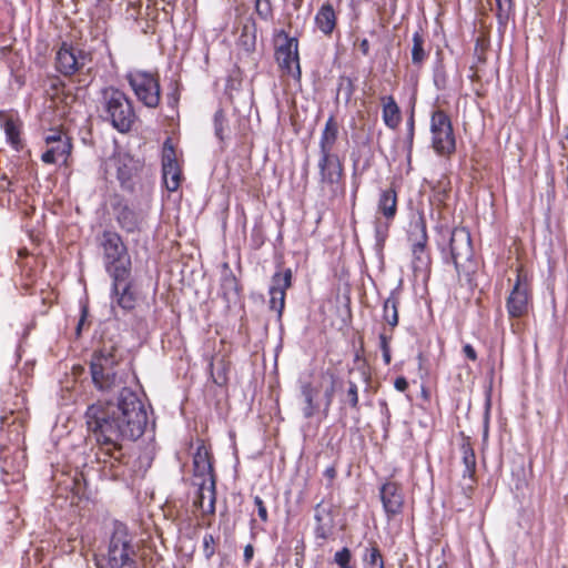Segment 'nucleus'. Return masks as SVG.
Instances as JSON below:
<instances>
[{
  "mask_svg": "<svg viewBox=\"0 0 568 568\" xmlns=\"http://www.w3.org/2000/svg\"><path fill=\"white\" fill-rule=\"evenodd\" d=\"M72 152L71 138L62 139L59 143L50 144L48 150L42 153L41 160L45 164H54L62 161L67 164L69 156Z\"/></svg>",
  "mask_w": 568,
  "mask_h": 568,
  "instance_id": "nucleus-28",
  "label": "nucleus"
},
{
  "mask_svg": "<svg viewBox=\"0 0 568 568\" xmlns=\"http://www.w3.org/2000/svg\"><path fill=\"white\" fill-rule=\"evenodd\" d=\"M448 252L458 276L470 280V276L476 273L477 262L468 229L457 226L452 230Z\"/></svg>",
  "mask_w": 568,
  "mask_h": 568,
  "instance_id": "nucleus-8",
  "label": "nucleus"
},
{
  "mask_svg": "<svg viewBox=\"0 0 568 568\" xmlns=\"http://www.w3.org/2000/svg\"><path fill=\"white\" fill-rule=\"evenodd\" d=\"M193 455V476L199 487L193 506L201 509L203 515H214L216 503V477L213 466V455L204 439H197Z\"/></svg>",
  "mask_w": 568,
  "mask_h": 568,
  "instance_id": "nucleus-2",
  "label": "nucleus"
},
{
  "mask_svg": "<svg viewBox=\"0 0 568 568\" xmlns=\"http://www.w3.org/2000/svg\"><path fill=\"white\" fill-rule=\"evenodd\" d=\"M97 242L106 273L115 283L126 281L131 276L132 262L121 234L114 230H103L97 236Z\"/></svg>",
  "mask_w": 568,
  "mask_h": 568,
  "instance_id": "nucleus-6",
  "label": "nucleus"
},
{
  "mask_svg": "<svg viewBox=\"0 0 568 568\" xmlns=\"http://www.w3.org/2000/svg\"><path fill=\"white\" fill-rule=\"evenodd\" d=\"M398 211V194L394 187L382 190L377 201V214L384 221L377 219L375 232L378 240H385L388 235V229L395 220Z\"/></svg>",
  "mask_w": 568,
  "mask_h": 568,
  "instance_id": "nucleus-16",
  "label": "nucleus"
},
{
  "mask_svg": "<svg viewBox=\"0 0 568 568\" xmlns=\"http://www.w3.org/2000/svg\"><path fill=\"white\" fill-rule=\"evenodd\" d=\"M10 185H11V182H9V184H8V190H9V192H12L13 190L10 187Z\"/></svg>",
  "mask_w": 568,
  "mask_h": 568,
  "instance_id": "nucleus-56",
  "label": "nucleus"
},
{
  "mask_svg": "<svg viewBox=\"0 0 568 568\" xmlns=\"http://www.w3.org/2000/svg\"><path fill=\"white\" fill-rule=\"evenodd\" d=\"M320 184L328 190L332 196L345 193V172L342 159L336 153H320Z\"/></svg>",
  "mask_w": 568,
  "mask_h": 568,
  "instance_id": "nucleus-14",
  "label": "nucleus"
},
{
  "mask_svg": "<svg viewBox=\"0 0 568 568\" xmlns=\"http://www.w3.org/2000/svg\"><path fill=\"white\" fill-rule=\"evenodd\" d=\"M400 304L399 293L392 291L383 304V321L388 326V332H394L399 323L398 307Z\"/></svg>",
  "mask_w": 568,
  "mask_h": 568,
  "instance_id": "nucleus-30",
  "label": "nucleus"
},
{
  "mask_svg": "<svg viewBox=\"0 0 568 568\" xmlns=\"http://www.w3.org/2000/svg\"><path fill=\"white\" fill-rule=\"evenodd\" d=\"M379 498L388 521L403 514L405 497L399 483L386 480L379 487Z\"/></svg>",
  "mask_w": 568,
  "mask_h": 568,
  "instance_id": "nucleus-19",
  "label": "nucleus"
},
{
  "mask_svg": "<svg viewBox=\"0 0 568 568\" xmlns=\"http://www.w3.org/2000/svg\"><path fill=\"white\" fill-rule=\"evenodd\" d=\"M410 126H412V128L414 126V120H413V118L410 119Z\"/></svg>",
  "mask_w": 568,
  "mask_h": 568,
  "instance_id": "nucleus-57",
  "label": "nucleus"
},
{
  "mask_svg": "<svg viewBox=\"0 0 568 568\" xmlns=\"http://www.w3.org/2000/svg\"><path fill=\"white\" fill-rule=\"evenodd\" d=\"M112 295L115 297L116 305L124 312H130L135 308L136 305V293L133 291V284L130 277L126 281L112 280Z\"/></svg>",
  "mask_w": 568,
  "mask_h": 568,
  "instance_id": "nucleus-22",
  "label": "nucleus"
},
{
  "mask_svg": "<svg viewBox=\"0 0 568 568\" xmlns=\"http://www.w3.org/2000/svg\"><path fill=\"white\" fill-rule=\"evenodd\" d=\"M378 341L384 364L389 365L392 363L390 343L393 341V332H388L387 326H384L378 334Z\"/></svg>",
  "mask_w": 568,
  "mask_h": 568,
  "instance_id": "nucleus-35",
  "label": "nucleus"
},
{
  "mask_svg": "<svg viewBox=\"0 0 568 568\" xmlns=\"http://www.w3.org/2000/svg\"><path fill=\"white\" fill-rule=\"evenodd\" d=\"M341 409L346 407L352 410L359 412V392L357 384L348 378L341 385V393L338 398Z\"/></svg>",
  "mask_w": 568,
  "mask_h": 568,
  "instance_id": "nucleus-31",
  "label": "nucleus"
},
{
  "mask_svg": "<svg viewBox=\"0 0 568 568\" xmlns=\"http://www.w3.org/2000/svg\"><path fill=\"white\" fill-rule=\"evenodd\" d=\"M321 392V385H314L313 383H303L301 386V394L303 397L302 413L304 418L310 419L320 412L318 396Z\"/></svg>",
  "mask_w": 568,
  "mask_h": 568,
  "instance_id": "nucleus-24",
  "label": "nucleus"
},
{
  "mask_svg": "<svg viewBox=\"0 0 568 568\" xmlns=\"http://www.w3.org/2000/svg\"><path fill=\"white\" fill-rule=\"evenodd\" d=\"M276 38L284 42L275 48V60L282 72V77H291L296 83L301 84L302 70L300 65L298 40L296 37H290L284 30L276 33Z\"/></svg>",
  "mask_w": 568,
  "mask_h": 568,
  "instance_id": "nucleus-13",
  "label": "nucleus"
},
{
  "mask_svg": "<svg viewBox=\"0 0 568 568\" xmlns=\"http://www.w3.org/2000/svg\"><path fill=\"white\" fill-rule=\"evenodd\" d=\"M139 545L129 527L115 521L100 568H139Z\"/></svg>",
  "mask_w": 568,
  "mask_h": 568,
  "instance_id": "nucleus-5",
  "label": "nucleus"
},
{
  "mask_svg": "<svg viewBox=\"0 0 568 568\" xmlns=\"http://www.w3.org/2000/svg\"><path fill=\"white\" fill-rule=\"evenodd\" d=\"M301 559H296V566H300Z\"/></svg>",
  "mask_w": 568,
  "mask_h": 568,
  "instance_id": "nucleus-58",
  "label": "nucleus"
},
{
  "mask_svg": "<svg viewBox=\"0 0 568 568\" xmlns=\"http://www.w3.org/2000/svg\"><path fill=\"white\" fill-rule=\"evenodd\" d=\"M303 2H304V0H292V4L295 10H300L301 7L303 6Z\"/></svg>",
  "mask_w": 568,
  "mask_h": 568,
  "instance_id": "nucleus-54",
  "label": "nucleus"
},
{
  "mask_svg": "<svg viewBox=\"0 0 568 568\" xmlns=\"http://www.w3.org/2000/svg\"><path fill=\"white\" fill-rule=\"evenodd\" d=\"M339 125L334 114L326 120L321 133L318 148L320 153H335L334 148L338 139Z\"/></svg>",
  "mask_w": 568,
  "mask_h": 568,
  "instance_id": "nucleus-26",
  "label": "nucleus"
},
{
  "mask_svg": "<svg viewBox=\"0 0 568 568\" xmlns=\"http://www.w3.org/2000/svg\"><path fill=\"white\" fill-rule=\"evenodd\" d=\"M254 12L260 20L271 22L274 19L272 0H254Z\"/></svg>",
  "mask_w": 568,
  "mask_h": 568,
  "instance_id": "nucleus-36",
  "label": "nucleus"
},
{
  "mask_svg": "<svg viewBox=\"0 0 568 568\" xmlns=\"http://www.w3.org/2000/svg\"><path fill=\"white\" fill-rule=\"evenodd\" d=\"M93 53L79 45L63 41L55 52V70L64 77L91 74Z\"/></svg>",
  "mask_w": 568,
  "mask_h": 568,
  "instance_id": "nucleus-10",
  "label": "nucleus"
},
{
  "mask_svg": "<svg viewBox=\"0 0 568 568\" xmlns=\"http://www.w3.org/2000/svg\"><path fill=\"white\" fill-rule=\"evenodd\" d=\"M84 419L98 446L97 460L113 479L124 476L130 455L122 440H136L144 434L149 423L144 403L135 392L122 387L118 404L93 403L88 406Z\"/></svg>",
  "mask_w": 568,
  "mask_h": 568,
  "instance_id": "nucleus-1",
  "label": "nucleus"
},
{
  "mask_svg": "<svg viewBox=\"0 0 568 568\" xmlns=\"http://www.w3.org/2000/svg\"><path fill=\"white\" fill-rule=\"evenodd\" d=\"M333 562L337 565L338 568H354L353 566V555L349 548L343 547L334 554Z\"/></svg>",
  "mask_w": 568,
  "mask_h": 568,
  "instance_id": "nucleus-39",
  "label": "nucleus"
},
{
  "mask_svg": "<svg viewBox=\"0 0 568 568\" xmlns=\"http://www.w3.org/2000/svg\"><path fill=\"white\" fill-rule=\"evenodd\" d=\"M125 80L143 105L150 109L159 106L161 87L158 72L131 70L125 74Z\"/></svg>",
  "mask_w": 568,
  "mask_h": 568,
  "instance_id": "nucleus-12",
  "label": "nucleus"
},
{
  "mask_svg": "<svg viewBox=\"0 0 568 568\" xmlns=\"http://www.w3.org/2000/svg\"><path fill=\"white\" fill-rule=\"evenodd\" d=\"M293 285V272L290 267L281 268L278 266L277 271L272 275L271 286L268 291L272 292H282L286 294V291L291 288Z\"/></svg>",
  "mask_w": 568,
  "mask_h": 568,
  "instance_id": "nucleus-33",
  "label": "nucleus"
},
{
  "mask_svg": "<svg viewBox=\"0 0 568 568\" xmlns=\"http://www.w3.org/2000/svg\"><path fill=\"white\" fill-rule=\"evenodd\" d=\"M210 375L213 383L220 387L229 383V373L231 371V361L226 355L215 356L210 362Z\"/></svg>",
  "mask_w": 568,
  "mask_h": 568,
  "instance_id": "nucleus-29",
  "label": "nucleus"
},
{
  "mask_svg": "<svg viewBox=\"0 0 568 568\" xmlns=\"http://www.w3.org/2000/svg\"><path fill=\"white\" fill-rule=\"evenodd\" d=\"M458 449L460 454V463L464 466L462 477L465 484L462 485V490L464 495L469 498L477 484V460L471 438L462 433Z\"/></svg>",
  "mask_w": 568,
  "mask_h": 568,
  "instance_id": "nucleus-17",
  "label": "nucleus"
},
{
  "mask_svg": "<svg viewBox=\"0 0 568 568\" xmlns=\"http://www.w3.org/2000/svg\"><path fill=\"white\" fill-rule=\"evenodd\" d=\"M215 538L211 534H205L203 537V554L206 559H210L215 554Z\"/></svg>",
  "mask_w": 568,
  "mask_h": 568,
  "instance_id": "nucleus-44",
  "label": "nucleus"
},
{
  "mask_svg": "<svg viewBox=\"0 0 568 568\" xmlns=\"http://www.w3.org/2000/svg\"><path fill=\"white\" fill-rule=\"evenodd\" d=\"M162 179L169 192L178 191L183 180L176 150L170 138L164 141L162 149Z\"/></svg>",
  "mask_w": 568,
  "mask_h": 568,
  "instance_id": "nucleus-18",
  "label": "nucleus"
},
{
  "mask_svg": "<svg viewBox=\"0 0 568 568\" xmlns=\"http://www.w3.org/2000/svg\"><path fill=\"white\" fill-rule=\"evenodd\" d=\"M70 138L60 129H51L49 133L45 135L44 141L47 145L59 143L62 139Z\"/></svg>",
  "mask_w": 568,
  "mask_h": 568,
  "instance_id": "nucleus-45",
  "label": "nucleus"
},
{
  "mask_svg": "<svg viewBox=\"0 0 568 568\" xmlns=\"http://www.w3.org/2000/svg\"><path fill=\"white\" fill-rule=\"evenodd\" d=\"M314 513L315 538L323 541L331 539L335 529V519L332 506L325 505L323 501L318 503L314 508Z\"/></svg>",
  "mask_w": 568,
  "mask_h": 568,
  "instance_id": "nucleus-20",
  "label": "nucleus"
},
{
  "mask_svg": "<svg viewBox=\"0 0 568 568\" xmlns=\"http://www.w3.org/2000/svg\"><path fill=\"white\" fill-rule=\"evenodd\" d=\"M408 241L410 242L412 267L415 276L428 277L432 270V256L427 248V224L423 215L410 222Z\"/></svg>",
  "mask_w": 568,
  "mask_h": 568,
  "instance_id": "nucleus-9",
  "label": "nucleus"
},
{
  "mask_svg": "<svg viewBox=\"0 0 568 568\" xmlns=\"http://www.w3.org/2000/svg\"><path fill=\"white\" fill-rule=\"evenodd\" d=\"M87 316H88V311H87V307H82V311H81V317L78 322V325H77V333L78 335H80V332L82 329V326L87 320Z\"/></svg>",
  "mask_w": 568,
  "mask_h": 568,
  "instance_id": "nucleus-53",
  "label": "nucleus"
},
{
  "mask_svg": "<svg viewBox=\"0 0 568 568\" xmlns=\"http://www.w3.org/2000/svg\"><path fill=\"white\" fill-rule=\"evenodd\" d=\"M432 148L439 156L450 158L456 152V135L450 116L437 109L430 114Z\"/></svg>",
  "mask_w": 568,
  "mask_h": 568,
  "instance_id": "nucleus-11",
  "label": "nucleus"
},
{
  "mask_svg": "<svg viewBox=\"0 0 568 568\" xmlns=\"http://www.w3.org/2000/svg\"><path fill=\"white\" fill-rule=\"evenodd\" d=\"M226 281H231V282H234V283H235V282H236V278H235L233 275H231L229 278H226Z\"/></svg>",
  "mask_w": 568,
  "mask_h": 568,
  "instance_id": "nucleus-55",
  "label": "nucleus"
},
{
  "mask_svg": "<svg viewBox=\"0 0 568 568\" xmlns=\"http://www.w3.org/2000/svg\"><path fill=\"white\" fill-rule=\"evenodd\" d=\"M364 568H385L384 556L375 540L368 541L362 554Z\"/></svg>",
  "mask_w": 568,
  "mask_h": 568,
  "instance_id": "nucleus-32",
  "label": "nucleus"
},
{
  "mask_svg": "<svg viewBox=\"0 0 568 568\" xmlns=\"http://www.w3.org/2000/svg\"><path fill=\"white\" fill-rule=\"evenodd\" d=\"M506 311L514 333L520 329L518 321L529 316L534 310L532 275L523 265L516 267V280L506 297Z\"/></svg>",
  "mask_w": 568,
  "mask_h": 568,
  "instance_id": "nucleus-7",
  "label": "nucleus"
},
{
  "mask_svg": "<svg viewBox=\"0 0 568 568\" xmlns=\"http://www.w3.org/2000/svg\"><path fill=\"white\" fill-rule=\"evenodd\" d=\"M168 104L171 108H175L180 101V90L175 83L173 90L166 94Z\"/></svg>",
  "mask_w": 568,
  "mask_h": 568,
  "instance_id": "nucleus-47",
  "label": "nucleus"
},
{
  "mask_svg": "<svg viewBox=\"0 0 568 568\" xmlns=\"http://www.w3.org/2000/svg\"><path fill=\"white\" fill-rule=\"evenodd\" d=\"M253 555H254L253 546L251 544L246 545L244 547V554H243L244 560H245L246 564H248L252 560Z\"/></svg>",
  "mask_w": 568,
  "mask_h": 568,
  "instance_id": "nucleus-52",
  "label": "nucleus"
},
{
  "mask_svg": "<svg viewBox=\"0 0 568 568\" xmlns=\"http://www.w3.org/2000/svg\"><path fill=\"white\" fill-rule=\"evenodd\" d=\"M394 387L396 390L405 393L408 389L409 384L405 376H398L394 381Z\"/></svg>",
  "mask_w": 568,
  "mask_h": 568,
  "instance_id": "nucleus-48",
  "label": "nucleus"
},
{
  "mask_svg": "<svg viewBox=\"0 0 568 568\" xmlns=\"http://www.w3.org/2000/svg\"><path fill=\"white\" fill-rule=\"evenodd\" d=\"M496 9L495 14L500 24H505L515 9L514 0H495Z\"/></svg>",
  "mask_w": 568,
  "mask_h": 568,
  "instance_id": "nucleus-37",
  "label": "nucleus"
},
{
  "mask_svg": "<svg viewBox=\"0 0 568 568\" xmlns=\"http://www.w3.org/2000/svg\"><path fill=\"white\" fill-rule=\"evenodd\" d=\"M464 355L471 362L477 361V352L470 344H465L463 347Z\"/></svg>",
  "mask_w": 568,
  "mask_h": 568,
  "instance_id": "nucleus-50",
  "label": "nucleus"
},
{
  "mask_svg": "<svg viewBox=\"0 0 568 568\" xmlns=\"http://www.w3.org/2000/svg\"><path fill=\"white\" fill-rule=\"evenodd\" d=\"M122 353L118 344L109 341L94 351L90 362L93 385L101 392H111L124 384V373L120 369Z\"/></svg>",
  "mask_w": 568,
  "mask_h": 568,
  "instance_id": "nucleus-3",
  "label": "nucleus"
},
{
  "mask_svg": "<svg viewBox=\"0 0 568 568\" xmlns=\"http://www.w3.org/2000/svg\"><path fill=\"white\" fill-rule=\"evenodd\" d=\"M362 352H363V347L361 348V351L356 352L355 362H362V365L358 367V369L361 372L363 381L365 382L366 385H368L371 383L372 377H371L369 367H368L366 361L362 356Z\"/></svg>",
  "mask_w": 568,
  "mask_h": 568,
  "instance_id": "nucleus-43",
  "label": "nucleus"
},
{
  "mask_svg": "<svg viewBox=\"0 0 568 568\" xmlns=\"http://www.w3.org/2000/svg\"><path fill=\"white\" fill-rule=\"evenodd\" d=\"M379 101L384 124L390 130H396L402 123V112L395 98L393 95H382Z\"/></svg>",
  "mask_w": 568,
  "mask_h": 568,
  "instance_id": "nucleus-27",
  "label": "nucleus"
},
{
  "mask_svg": "<svg viewBox=\"0 0 568 568\" xmlns=\"http://www.w3.org/2000/svg\"><path fill=\"white\" fill-rule=\"evenodd\" d=\"M111 209L114 220L125 234H139L144 231L146 212L132 207L121 195L112 197Z\"/></svg>",
  "mask_w": 568,
  "mask_h": 568,
  "instance_id": "nucleus-15",
  "label": "nucleus"
},
{
  "mask_svg": "<svg viewBox=\"0 0 568 568\" xmlns=\"http://www.w3.org/2000/svg\"><path fill=\"white\" fill-rule=\"evenodd\" d=\"M314 22L316 28L325 36L331 37L337 27V13L333 4L324 2L317 10Z\"/></svg>",
  "mask_w": 568,
  "mask_h": 568,
  "instance_id": "nucleus-23",
  "label": "nucleus"
},
{
  "mask_svg": "<svg viewBox=\"0 0 568 568\" xmlns=\"http://www.w3.org/2000/svg\"><path fill=\"white\" fill-rule=\"evenodd\" d=\"M358 49L359 51L362 52L363 55H368L369 54V41L367 39H362L358 43Z\"/></svg>",
  "mask_w": 568,
  "mask_h": 568,
  "instance_id": "nucleus-51",
  "label": "nucleus"
},
{
  "mask_svg": "<svg viewBox=\"0 0 568 568\" xmlns=\"http://www.w3.org/2000/svg\"><path fill=\"white\" fill-rule=\"evenodd\" d=\"M254 505L257 508V515L263 523L268 521V513L264 500L260 496L254 497Z\"/></svg>",
  "mask_w": 568,
  "mask_h": 568,
  "instance_id": "nucleus-46",
  "label": "nucleus"
},
{
  "mask_svg": "<svg viewBox=\"0 0 568 568\" xmlns=\"http://www.w3.org/2000/svg\"><path fill=\"white\" fill-rule=\"evenodd\" d=\"M427 59L428 51L425 50L424 33L422 31H416L413 34L412 63L419 68Z\"/></svg>",
  "mask_w": 568,
  "mask_h": 568,
  "instance_id": "nucleus-34",
  "label": "nucleus"
},
{
  "mask_svg": "<svg viewBox=\"0 0 568 568\" xmlns=\"http://www.w3.org/2000/svg\"><path fill=\"white\" fill-rule=\"evenodd\" d=\"M99 111L101 119L120 133L130 132L138 120L131 99L114 87L101 90Z\"/></svg>",
  "mask_w": 568,
  "mask_h": 568,
  "instance_id": "nucleus-4",
  "label": "nucleus"
},
{
  "mask_svg": "<svg viewBox=\"0 0 568 568\" xmlns=\"http://www.w3.org/2000/svg\"><path fill=\"white\" fill-rule=\"evenodd\" d=\"M268 295H270L268 308L276 313L277 321L281 322L283 312L285 308L286 294L282 293V292L280 293L276 291L275 292L268 291Z\"/></svg>",
  "mask_w": 568,
  "mask_h": 568,
  "instance_id": "nucleus-38",
  "label": "nucleus"
},
{
  "mask_svg": "<svg viewBox=\"0 0 568 568\" xmlns=\"http://www.w3.org/2000/svg\"><path fill=\"white\" fill-rule=\"evenodd\" d=\"M324 477H326L329 481L328 485H332L335 478L337 477V464L334 463L333 465L328 466L324 473Z\"/></svg>",
  "mask_w": 568,
  "mask_h": 568,
  "instance_id": "nucleus-49",
  "label": "nucleus"
},
{
  "mask_svg": "<svg viewBox=\"0 0 568 568\" xmlns=\"http://www.w3.org/2000/svg\"><path fill=\"white\" fill-rule=\"evenodd\" d=\"M227 120L223 109H219L214 114V130L215 135L223 141L225 138V124Z\"/></svg>",
  "mask_w": 568,
  "mask_h": 568,
  "instance_id": "nucleus-40",
  "label": "nucleus"
},
{
  "mask_svg": "<svg viewBox=\"0 0 568 568\" xmlns=\"http://www.w3.org/2000/svg\"><path fill=\"white\" fill-rule=\"evenodd\" d=\"M116 178L122 187L131 189V182L142 169L139 160L128 153L119 154L115 159Z\"/></svg>",
  "mask_w": 568,
  "mask_h": 568,
  "instance_id": "nucleus-21",
  "label": "nucleus"
},
{
  "mask_svg": "<svg viewBox=\"0 0 568 568\" xmlns=\"http://www.w3.org/2000/svg\"><path fill=\"white\" fill-rule=\"evenodd\" d=\"M4 118L2 128L6 133L7 142L11 145L16 151H21L24 146L23 140L21 138L22 132V122L19 118L12 115H4L3 112H0V119Z\"/></svg>",
  "mask_w": 568,
  "mask_h": 568,
  "instance_id": "nucleus-25",
  "label": "nucleus"
},
{
  "mask_svg": "<svg viewBox=\"0 0 568 568\" xmlns=\"http://www.w3.org/2000/svg\"><path fill=\"white\" fill-rule=\"evenodd\" d=\"M331 385L329 387H327L324 392V407H323V416L324 417H327L328 416V413H329V409H331V406L333 404V399H334V392H335V383H336V377L334 374H331Z\"/></svg>",
  "mask_w": 568,
  "mask_h": 568,
  "instance_id": "nucleus-41",
  "label": "nucleus"
},
{
  "mask_svg": "<svg viewBox=\"0 0 568 568\" xmlns=\"http://www.w3.org/2000/svg\"><path fill=\"white\" fill-rule=\"evenodd\" d=\"M433 191L435 200L443 203L448 197V193L450 191L449 181L447 179L445 183L439 181L438 185L433 187Z\"/></svg>",
  "mask_w": 568,
  "mask_h": 568,
  "instance_id": "nucleus-42",
  "label": "nucleus"
}]
</instances>
